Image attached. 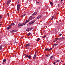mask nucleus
I'll return each instance as SVG.
<instances>
[{"label":"nucleus","mask_w":65,"mask_h":65,"mask_svg":"<svg viewBox=\"0 0 65 65\" xmlns=\"http://www.w3.org/2000/svg\"><path fill=\"white\" fill-rule=\"evenodd\" d=\"M18 3V5H20V2L19 1H17Z\"/></svg>","instance_id":"16"},{"label":"nucleus","mask_w":65,"mask_h":65,"mask_svg":"<svg viewBox=\"0 0 65 65\" xmlns=\"http://www.w3.org/2000/svg\"><path fill=\"white\" fill-rule=\"evenodd\" d=\"M35 57H36V55H34L33 57L34 59H35Z\"/></svg>","instance_id":"31"},{"label":"nucleus","mask_w":65,"mask_h":65,"mask_svg":"<svg viewBox=\"0 0 65 65\" xmlns=\"http://www.w3.org/2000/svg\"><path fill=\"white\" fill-rule=\"evenodd\" d=\"M28 22H29V20H27L26 22L24 23H20L18 24V27H21V26H23L24 25H26V23H28Z\"/></svg>","instance_id":"1"},{"label":"nucleus","mask_w":65,"mask_h":65,"mask_svg":"<svg viewBox=\"0 0 65 65\" xmlns=\"http://www.w3.org/2000/svg\"><path fill=\"white\" fill-rule=\"evenodd\" d=\"M33 19V18L32 17H29V20H32Z\"/></svg>","instance_id":"15"},{"label":"nucleus","mask_w":65,"mask_h":65,"mask_svg":"<svg viewBox=\"0 0 65 65\" xmlns=\"http://www.w3.org/2000/svg\"><path fill=\"white\" fill-rule=\"evenodd\" d=\"M60 61V60H57L56 61V62H59Z\"/></svg>","instance_id":"25"},{"label":"nucleus","mask_w":65,"mask_h":65,"mask_svg":"<svg viewBox=\"0 0 65 65\" xmlns=\"http://www.w3.org/2000/svg\"><path fill=\"white\" fill-rule=\"evenodd\" d=\"M9 13H7V17H8L9 16Z\"/></svg>","instance_id":"28"},{"label":"nucleus","mask_w":65,"mask_h":65,"mask_svg":"<svg viewBox=\"0 0 65 65\" xmlns=\"http://www.w3.org/2000/svg\"><path fill=\"white\" fill-rule=\"evenodd\" d=\"M53 50V48H50L49 50H48V51H51V50Z\"/></svg>","instance_id":"20"},{"label":"nucleus","mask_w":65,"mask_h":65,"mask_svg":"<svg viewBox=\"0 0 65 65\" xmlns=\"http://www.w3.org/2000/svg\"><path fill=\"white\" fill-rule=\"evenodd\" d=\"M12 24L13 25V26H14V25H15V24L14 23H13Z\"/></svg>","instance_id":"37"},{"label":"nucleus","mask_w":65,"mask_h":65,"mask_svg":"<svg viewBox=\"0 0 65 65\" xmlns=\"http://www.w3.org/2000/svg\"><path fill=\"white\" fill-rule=\"evenodd\" d=\"M57 6L58 7H60V4H58Z\"/></svg>","instance_id":"22"},{"label":"nucleus","mask_w":65,"mask_h":65,"mask_svg":"<svg viewBox=\"0 0 65 65\" xmlns=\"http://www.w3.org/2000/svg\"><path fill=\"white\" fill-rule=\"evenodd\" d=\"M1 19H2V16L0 15V20Z\"/></svg>","instance_id":"35"},{"label":"nucleus","mask_w":65,"mask_h":65,"mask_svg":"<svg viewBox=\"0 0 65 65\" xmlns=\"http://www.w3.org/2000/svg\"><path fill=\"white\" fill-rule=\"evenodd\" d=\"M35 21H32L30 22L29 23V25H32V24H33L35 22Z\"/></svg>","instance_id":"5"},{"label":"nucleus","mask_w":65,"mask_h":65,"mask_svg":"<svg viewBox=\"0 0 65 65\" xmlns=\"http://www.w3.org/2000/svg\"><path fill=\"white\" fill-rule=\"evenodd\" d=\"M11 32H14V31L13 30H12L11 31Z\"/></svg>","instance_id":"39"},{"label":"nucleus","mask_w":65,"mask_h":65,"mask_svg":"<svg viewBox=\"0 0 65 65\" xmlns=\"http://www.w3.org/2000/svg\"><path fill=\"white\" fill-rule=\"evenodd\" d=\"M11 0H8L7 2V5H8V4H9V3H10V2H11Z\"/></svg>","instance_id":"4"},{"label":"nucleus","mask_w":65,"mask_h":65,"mask_svg":"<svg viewBox=\"0 0 65 65\" xmlns=\"http://www.w3.org/2000/svg\"><path fill=\"white\" fill-rule=\"evenodd\" d=\"M54 18V16H53L51 18V20H52Z\"/></svg>","instance_id":"21"},{"label":"nucleus","mask_w":65,"mask_h":65,"mask_svg":"<svg viewBox=\"0 0 65 65\" xmlns=\"http://www.w3.org/2000/svg\"><path fill=\"white\" fill-rule=\"evenodd\" d=\"M24 56L26 55V54H24Z\"/></svg>","instance_id":"45"},{"label":"nucleus","mask_w":65,"mask_h":65,"mask_svg":"<svg viewBox=\"0 0 65 65\" xmlns=\"http://www.w3.org/2000/svg\"><path fill=\"white\" fill-rule=\"evenodd\" d=\"M56 64V62H54L53 63V64Z\"/></svg>","instance_id":"40"},{"label":"nucleus","mask_w":65,"mask_h":65,"mask_svg":"<svg viewBox=\"0 0 65 65\" xmlns=\"http://www.w3.org/2000/svg\"><path fill=\"white\" fill-rule=\"evenodd\" d=\"M11 25L9 26V27H8L7 28V30H9V29H10V28H11Z\"/></svg>","instance_id":"8"},{"label":"nucleus","mask_w":65,"mask_h":65,"mask_svg":"<svg viewBox=\"0 0 65 65\" xmlns=\"http://www.w3.org/2000/svg\"><path fill=\"white\" fill-rule=\"evenodd\" d=\"M26 15V14H24L22 15H21V17H24V16H25Z\"/></svg>","instance_id":"14"},{"label":"nucleus","mask_w":65,"mask_h":65,"mask_svg":"<svg viewBox=\"0 0 65 65\" xmlns=\"http://www.w3.org/2000/svg\"><path fill=\"white\" fill-rule=\"evenodd\" d=\"M61 35H62V34H60V35H59V36H61Z\"/></svg>","instance_id":"38"},{"label":"nucleus","mask_w":65,"mask_h":65,"mask_svg":"<svg viewBox=\"0 0 65 65\" xmlns=\"http://www.w3.org/2000/svg\"><path fill=\"white\" fill-rule=\"evenodd\" d=\"M2 46H3V45H2V44L1 45V46H0V50H1V49H2Z\"/></svg>","instance_id":"17"},{"label":"nucleus","mask_w":65,"mask_h":65,"mask_svg":"<svg viewBox=\"0 0 65 65\" xmlns=\"http://www.w3.org/2000/svg\"><path fill=\"white\" fill-rule=\"evenodd\" d=\"M36 2L37 3H39V2H38L37 0H36Z\"/></svg>","instance_id":"30"},{"label":"nucleus","mask_w":65,"mask_h":65,"mask_svg":"<svg viewBox=\"0 0 65 65\" xmlns=\"http://www.w3.org/2000/svg\"><path fill=\"white\" fill-rule=\"evenodd\" d=\"M6 59H5L3 60V62H6Z\"/></svg>","instance_id":"13"},{"label":"nucleus","mask_w":65,"mask_h":65,"mask_svg":"<svg viewBox=\"0 0 65 65\" xmlns=\"http://www.w3.org/2000/svg\"><path fill=\"white\" fill-rule=\"evenodd\" d=\"M29 56V55H25V57H27V58L28 57V56Z\"/></svg>","instance_id":"27"},{"label":"nucleus","mask_w":65,"mask_h":65,"mask_svg":"<svg viewBox=\"0 0 65 65\" xmlns=\"http://www.w3.org/2000/svg\"><path fill=\"white\" fill-rule=\"evenodd\" d=\"M37 13V12H35L34 13H33V14H32V15L33 16V15H35Z\"/></svg>","instance_id":"7"},{"label":"nucleus","mask_w":65,"mask_h":65,"mask_svg":"<svg viewBox=\"0 0 65 65\" xmlns=\"http://www.w3.org/2000/svg\"><path fill=\"white\" fill-rule=\"evenodd\" d=\"M61 38V39H64V38H63V37H62V38Z\"/></svg>","instance_id":"41"},{"label":"nucleus","mask_w":65,"mask_h":65,"mask_svg":"<svg viewBox=\"0 0 65 65\" xmlns=\"http://www.w3.org/2000/svg\"><path fill=\"white\" fill-rule=\"evenodd\" d=\"M34 19H35V18H34Z\"/></svg>","instance_id":"47"},{"label":"nucleus","mask_w":65,"mask_h":65,"mask_svg":"<svg viewBox=\"0 0 65 65\" xmlns=\"http://www.w3.org/2000/svg\"><path fill=\"white\" fill-rule=\"evenodd\" d=\"M53 46H57V44H54L53 45Z\"/></svg>","instance_id":"18"},{"label":"nucleus","mask_w":65,"mask_h":65,"mask_svg":"<svg viewBox=\"0 0 65 65\" xmlns=\"http://www.w3.org/2000/svg\"><path fill=\"white\" fill-rule=\"evenodd\" d=\"M20 5H18L17 6V10L18 12L20 11Z\"/></svg>","instance_id":"2"},{"label":"nucleus","mask_w":65,"mask_h":65,"mask_svg":"<svg viewBox=\"0 0 65 65\" xmlns=\"http://www.w3.org/2000/svg\"><path fill=\"white\" fill-rule=\"evenodd\" d=\"M58 40H61L62 39H61V38H59L58 39Z\"/></svg>","instance_id":"29"},{"label":"nucleus","mask_w":65,"mask_h":65,"mask_svg":"<svg viewBox=\"0 0 65 65\" xmlns=\"http://www.w3.org/2000/svg\"><path fill=\"white\" fill-rule=\"evenodd\" d=\"M54 57L53 56H51V57L50 58V59H52V58H53V57Z\"/></svg>","instance_id":"19"},{"label":"nucleus","mask_w":65,"mask_h":65,"mask_svg":"<svg viewBox=\"0 0 65 65\" xmlns=\"http://www.w3.org/2000/svg\"><path fill=\"white\" fill-rule=\"evenodd\" d=\"M57 41L56 39L54 41H53V42H55Z\"/></svg>","instance_id":"32"},{"label":"nucleus","mask_w":65,"mask_h":65,"mask_svg":"<svg viewBox=\"0 0 65 65\" xmlns=\"http://www.w3.org/2000/svg\"><path fill=\"white\" fill-rule=\"evenodd\" d=\"M2 23H0V27H1V26H2Z\"/></svg>","instance_id":"26"},{"label":"nucleus","mask_w":65,"mask_h":65,"mask_svg":"<svg viewBox=\"0 0 65 65\" xmlns=\"http://www.w3.org/2000/svg\"><path fill=\"white\" fill-rule=\"evenodd\" d=\"M33 29L32 27H31L30 28H27L26 29V31H31Z\"/></svg>","instance_id":"3"},{"label":"nucleus","mask_w":65,"mask_h":65,"mask_svg":"<svg viewBox=\"0 0 65 65\" xmlns=\"http://www.w3.org/2000/svg\"><path fill=\"white\" fill-rule=\"evenodd\" d=\"M28 58L29 59H31V56L30 55H28Z\"/></svg>","instance_id":"10"},{"label":"nucleus","mask_w":65,"mask_h":65,"mask_svg":"<svg viewBox=\"0 0 65 65\" xmlns=\"http://www.w3.org/2000/svg\"><path fill=\"white\" fill-rule=\"evenodd\" d=\"M53 4H54L52 2H50V4L51 5V6H53V5H54Z\"/></svg>","instance_id":"11"},{"label":"nucleus","mask_w":65,"mask_h":65,"mask_svg":"<svg viewBox=\"0 0 65 65\" xmlns=\"http://www.w3.org/2000/svg\"><path fill=\"white\" fill-rule=\"evenodd\" d=\"M13 31H14V32H17V30H13Z\"/></svg>","instance_id":"34"},{"label":"nucleus","mask_w":65,"mask_h":65,"mask_svg":"<svg viewBox=\"0 0 65 65\" xmlns=\"http://www.w3.org/2000/svg\"><path fill=\"white\" fill-rule=\"evenodd\" d=\"M39 40H40V38H38V39H37V41H39Z\"/></svg>","instance_id":"36"},{"label":"nucleus","mask_w":65,"mask_h":65,"mask_svg":"<svg viewBox=\"0 0 65 65\" xmlns=\"http://www.w3.org/2000/svg\"><path fill=\"white\" fill-rule=\"evenodd\" d=\"M2 64H4V63H3V62L2 63Z\"/></svg>","instance_id":"46"},{"label":"nucleus","mask_w":65,"mask_h":65,"mask_svg":"<svg viewBox=\"0 0 65 65\" xmlns=\"http://www.w3.org/2000/svg\"><path fill=\"white\" fill-rule=\"evenodd\" d=\"M30 46V43H28L25 46V47H29Z\"/></svg>","instance_id":"6"},{"label":"nucleus","mask_w":65,"mask_h":65,"mask_svg":"<svg viewBox=\"0 0 65 65\" xmlns=\"http://www.w3.org/2000/svg\"><path fill=\"white\" fill-rule=\"evenodd\" d=\"M36 53L35 52V56H36Z\"/></svg>","instance_id":"42"},{"label":"nucleus","mask_w":65,"mask_h":65,"mask_svg":"<svg viewBox=\"0 0 65 65\" xmlns=\"http://www.w3.org/2000/svg\"><path fill=\"white\" fill-rule=\"evenodd\" d=\"M50 54H48L47 55H46V56L47 57H49V56H50Z\"/></svg>","instance_id":"23"},{"label":"nucleus","mask_w":65,"mask_h":65,"mask_svg":"<svg viewBox=\"0 0 65 65\" xmlns=\"http://www.w3.org/2000/svg\"><path fill=\"white\" fill-rule=\"evenodd\" d=\"M45 51H48V49L47 48H46L45 50Z\"/></svg>","instance_id":"33"},{"label":"nucleus","mask_w":65,"mask_h":65,"mask_svg":"<svg viewBox=\"0 0 65 65\" xmlns=\"http://www.w3.org/2000/svg\"><path fill=\"white\" fill-rule=\"evenodd\" d=\"M11 26H13V25H12V24H11Z\"/></svg>","instance_id":"43"},{"label":"nucleus","mask_w":65,"mask_h":65,"mask_svg":"<svg viewBox=\"0 0 65 65\" xmlns=\"http://www.w3.org/2000/svg\"><path fill=\"white\" fill-rule=\"evenodd\" d=\"M46 37V35H45L44 36L42 37V38H45V37Z\"/></svg>","instance_id":"12"},{"label":"nucleus","mask_w":65,"mask_h":65,"mask_svg":"<svg viewBox=\"0 0 65 65\" xmlns=\"http://www.w3.org/2000/svg\"><path fill=\"white\" fill-rule=\"evenodd\" d=\"M61 1L62 2V1H63V0H61Z\"/></svg>","instance_id":"44"},{"label":"nucleus","mask_w":65,"mask_h":65,"mask_svg":"<svg viewBox=\"0 0 65 65\" xmlns=\"http://www.w3.org/2000/svg\"><path fill=\"white\" fill-rule=\"evenodd\" d=\"M31 33H29L27 34L28 36H29L30 35H31Z\"/></svg>","instance_id":"24"},{"label":"nucleus","mask_w":65,"mask_h":65,"mask_svg":"<svg viewBox=\"0 0 65 65\" xmlns=\"http://www.w3.org/2000/svg\"><path fill=\"white\" fill-rule=\"evenodd\" d=\"M42 15H40L37 18V19H40Z\"/></svg>","instance_id":"9"}]
</instances>
